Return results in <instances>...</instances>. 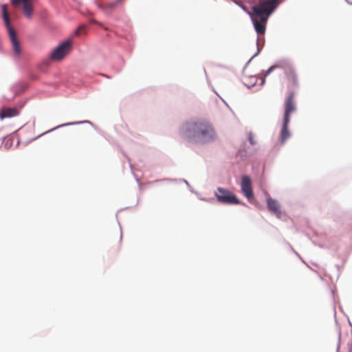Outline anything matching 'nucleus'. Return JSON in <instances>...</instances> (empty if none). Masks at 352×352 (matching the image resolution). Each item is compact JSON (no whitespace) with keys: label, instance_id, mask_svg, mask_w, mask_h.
I'll return each mask as SVG.
<instances>
[{"label":"nucleus","instance_id":"10","mask_svg":"<svg viewBox=\"0 0 352 352\" xmlns=\"http://www.w3.org/2000/svg\"><path fill=\"white\" fill-rule=\"evenodd\" d=\"M241 190L243 195L248 199L253 197V190L250 178L247 175L242 176L241 178Z\"/></svg>","mask_w":352,"mask_h":352},{"label":"nucleus","instance_id":"4","mask_svg":"<svg viewBox=\"0 0 352 352\" xmlns=\"http://www.w3.org/2000/svg\"><path fill=\"white\" fill-rule=\"evenodd\" d=\"M278 0H259L258 4L252 8L254 14L269 16L278 6Z\"/></svg>","mask_w":352,"mask_h":352},{"label":"nucleus","instance_id":"13","mask_svg":"<svg viewBox=\"0 0 352 352\" xmlns=\"http://www.w3.org/2000/svg\"><path fill=\"white\" fill-rule=\"evenodd\" d=\"M118 3L117 1H115L110 3L101 4L99 6V7L104 10H113L117 6Z\"/></svg>","mask_w":352,"mask_h":352},{"label":"nucleus","instance_id":"7","mask_svg":"<svg viewBox=\"0 0 352 352\" xmlns=\"http://www.w3.org/2000/svg\"><path fill=\"white\" fill-rule=\"evenodd\" d=\"M268 16L265 14H254L252 19L256 32L259 34H263L265 32L266 23Z\"/></svg>","mask_w":352,"mask_h":352},{"label":"nucleus","instance_id":"2","mask_svg":"<svg viewBox=\"0 0 352 352\" xmlns=\"http://www.w3.org/2000/svg\"><path fill=\"white\" fill-rule=\"evenodd\" d=\"M296 109L297 107L294 98V92L292 91L289 96L285 98L284 102L283 122L280 131V142L282 144H285L286 140L290 137V133L288 130L290 114L295 112Z\"/></svg>","mask_w":352,"mask_h":352},{"label":"nucleus","instance_id":"12","mask_svg":"<svg viewBox=\"0 0 352 352\" xmlns=\"http://www.w3.org/2000/svg\"><path fill=\"white\" fill-rule=\"evenodd\" d=\"M267 206L269 210L274 214L276 217L280 218L281 210L280 206L278 201L271 197L267 199Z\"/></svg>","mask_w":352,"mask_h":352},{"label":"nucleus","instance_id":"16","mask_svg":"<svg viewBox=\"0 0 352 352\" xmlns=\"http://www.w3.org/2000/svg\"><path fill=\"white\" fill-rule=\"evenodd\" d=\"M83 28H84V27H83V26L80 27V28H79L76 31V34H80V30H81V29H83Z\"/></svg>","mask_w":352,"mask_h":352},{"label":"nucleus","instance_id":"9","mask_svg":"<svg viewBox=\"0 0 352 352\" xmlns=\"http://www.w3.org/2000/svg\"><path fill=\"white\" fill-rule=\"evenodd\" d=\"M14 6H19L23 3V11L25 16L31 19L33 13L32 0H10Z\"/></svg>","mask_w":352,"mask_h":352},{"label":"nucleus","instance_id":"3","mask_svg":"<svg viewBox=\"0 0 352 352\" xmlns=\"http://www.w3.org/2000/svg\"><path fill=\"white\" fill-rule=\"evenodd\" d=\"M3 19L5 23L6 26L8 28L9 36L12 43V50L16 56H19L21 52V48L19 41L17 39L16 34L14 28H12L10 25V18L9 14L8 11V6L6 4H3L1 6Z\"/></svg>","mask_w":352,"mask_h":352},{"label":"nucleus","instance_id":"14","mask_svg":"<svg viewBox=\"0 0 352 352\" xmlns=\"http://www.w3.org/2000/svg\"><path fill=\"white\" fill-rule=\"evenodd\" d=\"M248 140L252 145L256 144V142L254 140V135L251 132L248 133Z\"/></svg>","mask_w":352,"mask_h":352},{"label":"nucleus","instance_id":"15","mask_svg":"<svg viewBox=\"0 0 352 352\" xmlns=\"http://www.w3.org/2000/svg\"><path fill=\"white\" fill-rule=\"evenodd\" d=\"M278 67V66H276V65H274V66L270 67V68L266 71L265 76H266L267 75L270 74L272 72V71L274 69H275L276 67Z\"/></svg>","mask_w":352,"mask_h":352},{"label":"nucleus","instance_id":"8","mask_svg":"<svg viewBox=\"0 0 352 352\" xmlns=\"http://www.w3.org/2000/svg\"><path fill=\"white\" fill-rule=\"evenodd\" d=\"M285 75L287 80V87L290 89L289 94H290L292 91L294 92V89L299 86L298 78L294 69L291 67L287 68ZM294 94L295 93H294ZM289 96V95H288V96Z\"/></svg>","mask_w":352,"mask_h":352},{"label":"nucleus","instance_id":"17","mask_svg":"<svg viewBox=\"0 0 352 352\" xmlns=\"http://www.w3.org/2000/svg\"><path fill=\"white\" fill-rule=\"evenodd\" d=\"M91 23L99 24V23L98 21H96V20H94V19L91 21Z\"/></svg>","mask_w":352,"mask_h":352},{"label":"nucleus","instance_id":"11","mask_svg":"<svg viewBox=\"0 0 352 352\" xmlns=\"http://www.w3.org/2000/svg\"><path fill=\"white\" fill-rule=\"evenodd\" d=\"M20 114V108L14 107H2L0 111V118L1 120L6 118H12L18 116Z\"/></svg>","mask_w":352,"mask_h":352},{"label":"nucleus","instance_id":"18","mask_svg":"<svg viewBox=\"0 0 352 352\" xmlns=\"http://www.w3.org/2000/svg\"><path fill=\"white\" fill-rule=\"evenodd\" d=\"M118 3L121 2L122 0H116Z\"/></svg>","mask_w":352,"mask_h":352},{"label":"nucleus","instance_id":"6","mask_svg":"<svg viewBox=\"0 0 352 352\" xmlns=\"http://www.w3.org/2000/svg\"><path fill=\"white\" fill-rule=\"evenodd\" d=\"M214 195L219 203L224 204H239L238 198L229 190L218 187Z\"/></svg>","mask_w":352,"mask_h":352},{"label":"nucleus","instance_id":"5","mask_svg":"<svg viewBox=\"0 0 352 352\" xmlns=\"http://www.w3.org/2000/svg\"><path fill=\"white\" fill-rule=\"evenodd\" d=\"M72 49V41L69 39L58 45L50 53V59L54 61L63 60Z\"/></svg>","mask_w":352,"mask_h":352},{"label":"nucleus","instance_id":"1","mask_svg":"<svg viewBox=\"0 0 352 352\" xmlns=\"http://www.w3.org/2000/svg\"><path fill=\"white\" fill-rule=\"evenodd\" d=\"M182 138L188 142L205 144L213 141L216 133L212 124L204 120L190 121L180 129Z\"/></svg>","mask_w":352,"mask_h":352}]
</instances>
